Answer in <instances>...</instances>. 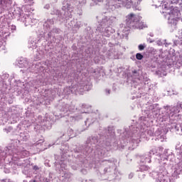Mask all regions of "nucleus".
Here are the masks:
<instances>
[{
  "instance_id": "e2e57ef3",
  "label": "nucleus",
  "mask_w": 182,
  "mask_h": 182,
  "mask_svg": "<svg viewBox=\"0 0 182 182\" xmlns=\"http://www.w3.org/2000/svg\"><path fill=\"white\" fill-rule=\"evenodd\" d=\"M118 35H120V33H118Z\"/></svg>"
},
{
  "instance_id": "4468645a",
  "label": "nucleus",
  "mask_w": 182,
  "mask_h": 182,
  "mask_svg": "<svg viewBox=\"0 0 182 182\" xmlns=\"http://www.w3.org/2000/svg\"><path fill=\"white\" fill-rule=\"evenodd\" d=\"M155 154H157V149L152 148L149 151L139 156L140 163H142V164H150L151 163V159Z\"/></svg>"
},
{
  "instance_id": "423d86ee",
  "label": "nucleus",
  "mask_w": 182,
  "mask_h": 182,
  "mask_svg": "<svg viewBox=\"0 0 182 182\" xmlns=\"http://www.w3.org/2000/svg\"><path fill=\"white\" fill-rule=\"evenodd\" d=\"M139 123L141 124V129L139 128L134 127V126L132 125L129 128L125 129V132L124 134H126V137L129 139L131 137L132 143H136L137 146V143L140 141V139L139 137H146L147 136H154V129H147L145 131L144 129H146V124L147 122H139Z\"/></svg>"
},
{
  "instance_id": "5701e85b",
  "label": "nucleus",
  "mask_w": 182,
  "mask_h": 182,
  "mask_svg": "<svg viewBox=\"0 0 182 182\" xmlns=\"http://www.w3.org/2000/svg\"><path fill=\"white\" fill-rule=\"evenodd\" d=\"M31 136L29 135V132L25 131L23 132L20 133V139L23 140V141H26V140H29Z\"/></svg>"
},
{
  "instance_id": "5fc2aeb1",
  "label": "nucleus",
  "mask_w": 182,
  "mask_h": 182,
  "mask_svg": "<svg viewBox=\"0 0 182 182\" xmlns=\"http://www.w3.org/2000/svg\"><path fill=\"white\" fill-rule=\"evenodd\" d=\"M44 182H50V181L48 178H44Z\"/></svg>"
},
{
  "instance_id": "2f4dec72",
  "label": "nucleus",
  "mask_w": 182,
  "mask_h": 182,
  "mask_svg": "<svg viewBox=\"0 0 182 182\" xmlns=\"http://www.w3.org/2000/svg\"><path fill=\"white\" fill-rule=\"evenodd\" d=\"M150 79L147 78V77H144V75H142V80H140L138 82V83H141V82H144V83L146 85V82H149Z\"/></svg>"
},
{
  "instance_id": "393cba45",
  "label": "nucleus",
  "mask_w": 182,
  "mask_h": 182,
  "mask_svg": "<svg viewBox=\"0 0 182 182\" xmlns=\"http://www.w3.org/2000/svg\"><path fill=\"white\" fill-rule=\"evenodd\" d=\"M28 48L33 50V49H36L38 48V45L36 44V40L32 39L28 42Z\"/></svg>"
},
{
  "instance_id": "09e8293b",
  "label": "nucleus",
  "mask_w": 182,
  "mask_h": 182,
  "mask_svg": "<svg viewBox=\"0 0 182 182\" xmlns=\"http://www.w3.org/2000/svg\"><path fill=\"white\" fill-rule=\"evenodd\" d=\"M33 170H35L36 171H37V170H39V167L38 166H34L33 167Z\"/></svg>"
},
{
  "instance_id": "f704fd0d",
  "label": "nucleus",
  "mask_w": 182,
  "mask_h": 182,
  "mask_svg": "<svg viewBox=\"0 0 182 182\" xmlns=\"http://www.w3.org/2000/svg\"><path fill=\"white\" fill-rule=\"evenodd\" d=\"M138 176H139V178H140V180H143V178L146 177V173H144V172L139 171Z\"/></svg>"
},
{
  "instance_id": "4d7b16f0",
  "label": "nucleus",
  "mask_w": 182,
  "mask_h": 182,
  "mask_svg": "<svg viewBox=\"0 0 182 182\" xmlns=\"http://www.w3.org/2000/svg\"><path fill=\"white\" fill-rule=\"evenodd\" d=\"M9 75H8V74H5V77L8 78V77H9Z\"/></svg>"
},
{
  "instance_id": "2eb2a0df",
  "label": "nucleus",
  "mask_w": 182,
  "mask_h": 182,
  "mask_svg": "<svg viewBox=\"0 0 182 182\" xmlns=\"http://www.w3.org/2000/svg\"><path fill=\"white\" fill-rule=\"evenodd\" d=\"M109 12L105 13V15L103 16L102 18V21L99 26H110L112 27L114 22L117 21V18L114 16H109Z\"/></svg>"
},
{
  "instance_id": "e433bc0d",
  "label": "nucleus",
  "mask_w": 182,
  "mask_h": 182,
  "mask_svg": "<svg viewBox=\"0 0 182 182\" xmlns=\"http://www.w3.org/2000/svg\"><path fill=\"white\" fill-rule=\"evenodd\" d=\"M136 58L137 60H141V59H143L144 56L142 55L141 53H137L136 54Z\"/></svg>"
},
{
  "instance_id": "dca6fc26",
  "label": "nucleus",
  "mask_w": 182,
  "mask_h": 182,
  "mask_svg": "<svg viewBox=\"0 0 182 182\" xmlns=\"http://www.w3.org/2000/svg\"><path fill=\"white\" fill-rule=\"evenodd\" d=\"M96 31L106 38H110L112 33H114V29L110 26H98Z\"/></svg>"
},
{
  "instance_id": "a19ab883",
  "label": "nucleus",
  "mask_w": 182,
  "mask_h": 182,
  "mask_svg": "<svg viewBox=\"0 0 182 182\" xmlns=\"http://www.w3.org/2000/svg\"><path fill=\"white\" fill-rule=\"evenodd\" d=\"M77 15H79L80 16H81V15L83 14V11L81 10V9H78L77 10Z\"/></svg>"
},
{
  "instance_id": "79ce46f5",
  "label": "nucleus",
  "mask_w": 182,
  "mask_h": 182,
  "mask_svg": "<svg viewBox=\"0 0 182 182\" xmlns=\"http://www.w3.org/2000/svg\"><path fill=\"white\" fill-rule=\"evenodd\" d=\"M133 177H134V173L131 172L129 175H128V178L129 180H132V178H133Z\"/></svg>"
},
{
  "instance_id": "9d476101",
  "label": "nucleus",
  "mask_w": 182,
  "mask_h": 182,
  "mask_svg": "<svg viewBox=\"0 0 182 182\" xmlns=\"http://www.w3.org/2000/svg\"><path fill=\"white\" fill-rule=\"evenodd\" d=\"M127 26L130 29H144V28H147L146 24L141 21V16L135 15L134 14H130L127 16Z\"/></svg>"
},
{
  "instance_id": "58836bf2",
  "label": "nucleus",
  "mask_w": 182,
  "mask_h": 182,
  "mask_svg": "<svg viewBox=\"0 0 182 182\" xmlns=\"http://www.w3.org/2000/svg\"><path fill=\"white\" fill-rule=\"evenodd\" d=\"M9 29L12 32V33H14V32L16 31V26H14V25L9 26Z\"/></svg>"
},
{
  "instance_id": "8fccbe9b",
  "label": "nucleus",
  "mask_w": 182,
  "mask_h": 182,
  "mask_svg": "<svg viewBox=\"0 0 182 182\" xmlns=\"http://www.w3.org/2000/svg\"><path fill=\"white\" fill-rule=\"evenodd\" d=\"M36 58L40 59L41 58V53H36Z\"/></svg>"
},
{
  "instance_id": "a211bd4d",
  "label": "nucleus",
  "mask_w": 182,
  "mask_h": 182,
  "mask_svg": "<svg viewBox=\"0 0 182 182\" xmlns=\"http://www.w3.org/2000/svg\"><path fill=\"white\" fill-rule=\"evenodd\" d=\"M60 112L66 114V115L69 114V113L73 112L75 110V105H69L68 104L63 103L62 105L59 107Z\"/></svg>"
},
{
  "instance_id": "a18cd8bd",
  "label": "nucleus",
  "mask_w": 182,
  "mask_h": 182,
  "mask_svg": "<svg viewBox=\"0 0 182 182\" xmlns=\"http://www.w3.org/2000/svg\"><path fill=\"white\" fill-rule=\"evenodd\" d=\"M50 8V4H47L44 6V9H49Z\"/></svg>"
},
{
  "instance_id": "c03bdc74",
  "label": "nucleus",
  "mask_w": 182,
  "mask_h": 182,
  "mask_svg": "<svg viewBox=\"0 0 182 182\" xmlns=\"http://www.w3.org/2000/svg\"><path fill=\"white\" fill-rule=\"evenodd\" d=\"M164 43L165 44V46H166V47L168 46L169 45H171V43L167 42V40H165Z\"/></svg>"
},
{
  "instance_id": "49530a36",
  "label": "nucleus",
  "mask_w": 182,
  "mask_h": 182,
  "mask_svg": "<svg viewBox=\"0 0 182 182\" xmlns=\"http://www.w3.org/2000/svg\"><path fill=\"white\" fill-rule=\"evenodd\" d=\"M147 42L149 43H153L154 42V41H153V39L149 38H147Z\"/></svg>"
},
{
  "instance_id": "0e129e2a",
  "label": "nucleus",
  "mask_w": 182,
  "mask_h": 182,
  "mask_svg": "<svg viewBox=\"0 0 182 182\" xmlns=\"http://www.w3.org/2000/svg\"><path fill=\"white\" fill-rule=\"evenodd\" d=\"M156 59H159V57H156Z\"/></svg>"
},
{
  "instance_id": "0eeeda50",
  "label": "nucleus",
  "mask_w": 182,
  "mask_h": 182,
  "mask_svg": "<svg viewBox=\"0 0 182 182\" xmlns=\"http://www.w3.org/2000/svg\"><path fill=\"white\" fill-rule=\"evenodd\" d=\"M24 12H31V6L25 5L21 8L14 7V10L12 11V14L14 18H18L17 21H19L24 24V26H33L36 23H38V20L31 17L29 15Z\"/></svg>"
},
{
  "instance_id": "6e6d98bb",
  "label": "nucleus",
  "mask_w": 182,
  "mask_h": 182,
  "mask_svg": "<svg viewBox=\"0 0 182 182\" xmlns=\"http://www.w3.org/2000/svg\"><path fill=\"white\" fill-rule=\"evenodd\" d=\"M159 151H161V150H163V147L160 146V147L159 148Z\"/></svg>"
},
{
  "instance_id": "f3484780",
  "label": "nucleus",
  "mask_w": 182,
  "mask_h": 182,
  "mask_svg": "<svg viewBox=\"0 0 182 182\" xmlns=\"http://www.w3.org/2000/svg\"><path fill=\"white\" fill-rule=\"evenodd\" d=\"M141 75L142 72L141 70H133L132 73L128 75V77H132V82H136V83H139L140 80H143V75Z\"/></svg>"
},
{
  "instance_id": "c85d7f7f",
  "label": "nucleus",
  "mask_w": 182,
  "mask_h": 182,
  "mask_svg": "<svg viewBox=\"0 0 182 182\" xmlns=\"http://www.w3.org/2000/svg\"><path fill=\"white\" fill-rule=\"evenodd\" d=\"M150 167L147 165H141L139 167V171L144 173V171H149Z\"/></svg>"
},
{
  "instance_id": "37998d69",
  "label": "nucleus",
  "mask_w": 182,
  "mask_h": 182,
  "mask_svg": "<svg viewBox=\"0 0 182 182\" xmlns=\"http://www.w3.org/2000/svg\"><path fill=\"white\" fill-rule=\"evenodd\" d=\"M105 95H106L107 96H109V95H110V90H109V89H105Z\"/></svg>"
},
{
  "instance_id": "72a5a7b5",
  "label": "nucleus",
  "mask_w": 182,
  "mask_h": 182,
  "mask_svg": "<svg viewBox=\"0 0 182 182\" xmlns=\"http://www.w3.org/2000/svg\"><path fill=\"white\" fill-rule=\"evenodd\" d=\"M85 114H87V112L86 111H84L81 113V114L78 117H75V120H79L80 119H82Z\"/></svg>"
},
{
  "instance_id": "ea45409f",
  "label": "nucleus",
  "mask_w": 182,
  "mask_h": 182,
  "mask_svg": "<svg viewBox=\"0 0 182 182\" xmlns=\"http://www.w3.org/2000/svg\"><path fill=\"white\" fill-rule=\"evenodd\" d=\"M25 4H28V6H31L33 4V0H23Z\"/></svg>"
},
{
  "instance_id": "052dcab7",
  "label": "nucleus",
  "mask_w": 182,
  "mask_h": 182,
  "mask_svg": "<svg viewBox=\"0 0 182 182\" xmlns=\"http://www.w3.org/2000/svg\"><path fill=\"white\" fill-rule=\"evenodd\" d=\"M150 36L153 37V33H150Z\"/></svg>"
},
{
  "instance_id": "bf43d9fd",
  "label": "nucleus",
  "mask_w": 182,
  "mask_h": 182,
  "mask_svg": "<svg viewBox=\"0 0 182 182\" xmlns=\"http://www.w3.org/2000/svg\"><path fill=\"white\" fill-rule=\"evenodd\" d=\"M30 182H36V180H33V181H31Z\"/></svg>"
},
{
  "instance_id": "bb28decb",
  "label": "nucleus",
  "mask_w": 182,
  "mask_h": 182,
  "mask_svg": "<svg viewBox=\"0 0 182 182\" xmlns=\"http://www.w3.org/2000/svg\"><path fill=\"white\" fill-rule=\"evenodd\" d=\"M63 136V137H67V139H68L69 137H73V129L69 128L67 132L64 133Z\"/></svg>"
},
{
  "instance_id": "3c124183",
  "label": "nucleus",
  "mask_w": 182,
  "mask_h": 182,
  "mask_svg": "<svg viewBox=\"0 0 182 182\" xmlns=\"http://www.w3.org/2000/svg\"><path fill=\"white\" fill-rule=\"evenodd\" d=\"M109 48H113V46H114V43H109Z\"/></svg>"
},
{
  "instance_id": "de8ad7c7",
  "label": "nucleus",
  "mask_w": 182,
  "mask_h": 182,
  "mask_svg": "<svg viewBox=\"0 0 182 182\" xmlns=\"http://www.w3.org/2000/svg\"><path fill=\"white\" fill-rule=\"evenodd\" d=\"M6 2V0H0V5H4Z\"/></svg>"
},
{
  "instance_id": "ddd939ff",
  "label": "nucleus",
  "mask_w": 182,
  "mask_h": 182,
  "mask_svg": "<svg viewBox=\"0 0 182 182\" xmlns=\"http://www.w3.org/2000/svg\"><path fill=\"white\" fill-rule=\"evenodd\" d=\"M141 4V0H138L136 3L133 4V0H121V2L119 0H117L115 1V9L114 10H112L109 8V6H107L108 11H111L112 12H114L116 9H119L120 8V5L122 6H126L127 9H129V8H132V5L133 6L134 9H136L137 11H140L141 9L139 6Z\"/></svg>"
},
{
  "instance_id": "b1692460",
  "label": "nucleus",
  "mask_w": 182,
  "mask_h": 182,
  "mask_svg": "<svg viewBox=\"0 0 182 182\" xmlns=\"http://www.w3.org/2000/svg\"><path fill=\"white\" fill-rule=\"evenodd\" d=\"M176 151H177L176 156H177L178 163H182V145L179 148L176 149Z\"/></svg>"
},
{
  "instance_id": "c756f323",
  "label": "nucleus",
  "mask_w": 182,
  "mask_h": 182,
  "mask_svg": "<svg viewBox=\"0 0 182 182\" xmlns=\"http://www.w3.org/2000/svg\"><path fill=\"white\" fill-rule=\"evenodd\" d=\"M17 166H21L22 167H26V160L21 159L18 162H16Z\"/></svg>"
},
{
  "instance_id": "4be33fe9",
  "label": "nucleus",
  "mask_w": 182,
  "mask_h": 182,
  "mask_svg": "<svg viewBox=\"0 0 182 182\" xmlns=\"http://www.w3.org/2000/svg\"><path fill=\"white\" fill-rule=\"evenodd\" d=\"M53 23H55V21H53V18L47 19V21H46L43 24V28L45 31H46L47 32H49Z\"/></svg>"
},
{
  "instance_id": "9b49d317",
  "label": "nucleus",
  "mask_w": 182,
  "mask_h": 182,
  "mask_svg": "<svg viewBox=\"0 0 182 182\" xmlns=\"http://www.w3.org/2000/svg\"><path fill=\"white\" fill-rule=\"evenodd\" d=\"M92 84L90 82L80 83L79 85H75L73 88L65 87L64 89V95H70V93H80L82 94L84 92H89L92 90Z\"/></svg>"
},
{
  "instance_id": "473e14b6",
  "label": "nucleus",
  "mask_w": 182,
  "mask_h": 182,
  "mask_svg": "<svg viewBox=\"0 0 182 182\" xmlns=\"http://www.w3.org/2000/svg\"><path fill=\"white\" fill-rule=\"evenodd\" d=\"M3 130H4V133L8 134V133H11V132H12L13 128H12V127H8L6 128H4Z\"/></svg>"
},
{
  "instance_id": "7ed1b4c3",
  "label": "nucleus",
  "mask_w": 182,
  "mask_h": 182,
  "mask_svg": "<svg viewBox=\"0 0 182 182\" xmlns=\"http://www.w3.org/2000/svg\"><path fill=\"white\" fill-rule=\"evenodd\" d=\"M156 156L161 166L149 173L150 177L157 180V182H175L180 178L182 163L177 162L171 150L165 149L163 154Z\"/></svg>"
},
{
  "instance_id": "39448f33",
  "label": "nucleus",
  "mask_w": 182,
  "mask_h": 182,
  "mask_svg": "<svg viewBox=\"0 0 182 182\" xmlns=\"http://www.w3.org/2000/svg\"><path fill=\"white\" fill-rule=\"evenodd\" d=\"M164 11L163 14L167 19L168 28L171 32L177 29V23L180 19V11H182V0H164ZM180 9V10H179Z\"/></svg>"
},
{
  "instance_id": "864d4df0",
  "label": "nucleus",
  "mask_w": 182,
  "mask_h": 182,
  "mask_svg": "<svg viewBox=\"0 0 182 182\" xmlns=\"http://www.w3.org/2000/svg\"><path fill=\"white\" fill-rule=\"evenodd\" d=\"M121 29L122 30L123 33H125V32H128V31H129V30H126V29L124 30L123 28H121Z\"/></svg>"
},
{
  "instance_id": "cd10ccee",
  "label": "nucleus",
  "mask_w": 182,
  "mask_h": 182,
  "mask_svg": "<svg viewBox=\"0 0 182 182\" xmlns=\"http://www.w3.org/2000/svg\"><path fill=\"white\" fill-rule=\"evenodd\" d=\"M156 75L160 77H163V76H167V72L163 70V68H160L156 71Z\"/></svg>"
},
{
  "instance_id": "20e7f679",
  "label": "nucleus",
  "mask_w": 182,
  "mask_h": 182,
  "mask_svg": "<svg viewBox=\"0 0 182 182\" xmlns=\"http://www.w3.org/2000/svg\"><path fill=\"white\" fill-rule=\"evenodd\" d=\"M105 0H92L95 4H97L99 3L103 2ZM116 1L117 0H106L107 6H109V9L113 11L116 9ZM119 2L122 4V0H118ZM77 5L79 4L82 6V5L86 4V0H67L63 2L62 11L60 12L58 9H53V11H51V15H56L58 16V21L60 22H65V21H69V19H72L73 17V6L72 5Z\"/></svg>"
},
{
  "instance_id": "7c9ffc66",
  "label": "nucleus",
  "mask_w": 182,
  "mask_h": 182,
  "mask_svg": "<svg viewBox=\"0 0 182 182\" xmlns=\"http://www.w3.org/2000/svg\"><path fill=\"white\" fill-rule=\"evenodd\" d=\"M44 142H45V139H39L34 144V146H36V147L39 149V147H41V146H42V144H43Z\"/></svg>"
},
{
  "instance_id": "c9c22d12",
  "label": "nucleus",
  "mask_w": 182,
  "mask_h": 182,
  "mask_svg": "<svg viewBox=\"0 0 182 182\" xmlns=\"http://www.w3.org/2000/svg\"><path fill=\"white\" fill-rule=\"evenodd\" d=\"M146 43H144V44H139L138 46V49L139 50H144V48H146Z\"/></svg>"
},
{
  "instance_id": "6e6552de",
  "label": "nucleus",
  "mask_w": 182,
  "mask_h": 182,
  "mask_svg": "<svg viewBox=\"0 0 182 182\" xmlns=\"http://www.w3.org/2000/svg\"><path fill=\"white\" fill-rule=\"evenodd\" d=\"M4 153L6 156H11V159L13 161H18L20 159L23 157H28L29 156V151L23 149H21L19 146L15 145V144H11L4 149Z\"/></svg>"
},
{
  "instance_id": "69168bd1",
  "label": "nucleus",
  "mask_w": 182,
  "mask_h": 182,
  "mask_svg": "<svg viewBox=\"0 0 182 182\" xmlns=\"http://www.w3.org/2000/svg\"><path fill=\"white\" fill-rule=\"evenodd\" d=\"M60 173H62V171H60Z\"/></svg>"
},
{
  "instance_id": "4c0bfd02",
  "label": "nucleus",
  "mask_w": 182,
  "mask_h": 182,
  "mask_svg": "<svg viewBox=\"0 0 182 182\" xmlns=\"http://www.w3.org/2000/svg\"><path fill=\"white\" fill-rule=\"evenodd\" d=\"M5 49H6V47H5L2 41H0V52H2V50H5Z\"/></svg>"
},
{
  "instance_id": "412c9836",
  "label": "nucleus",
  "mask_w": 182,
  "mask_h": 182,
  "mask_svg": "<svg viewBox=\"0 0 182 182\" xmlns=\"http://www.w3.org/2000/svg\"><path fill=\"white\" fill-rule=\"evenodd\" d=\"M60 33V29L54 28L50 31L48 32V41L49 39H51L53 38V42H55V35H59Z\"/></svg>"
},
{
  "instance_id": "1a4fd4ad",
  "label": "nucleus",
  "mask_w": 182,
  "mask_h": 182,
  "mask_svg": "<svg viewBox=\"0 0 182 182\" xmlns=\"http://www.w3.org/2000/svg\"><path fill=\"white\" fill-rule=\"evenodd\" d=\"M62 155H61V160L59 162V164L60 166L61 170H68V163H69L71 166V168L73 170H79L82 168V161H80V164H77V161L75 162H71L72 161H68L65 157H66V153L69 151V146L68 145L63 146L60 149Z\"/></svg>"
},
{
  "instance_id": "aec40b11",
  "label": "nucleus",
  "mask_w": 182,
  "mask_h": 182,
  "mask_svg": "<svg viewBox=\"0 0 182 182\" xmlns=\"http://www.w3.org/2000/svg\"><path fill=\"white\" fill-rule=\"evenodd\" d=\"M69 25L74 32H77L80 29V28H82V26H83V23H82V21H77L75 23V20H72Z\"/></svg>"
},
{
  "instance_id": "6ab92c4d",
  "label": "nucleus",
  "mask_w": 182,
  "mask_h": 182,
  "mask_svg": "<svg viewBox=\"0 0 182 182\" xmlns=\"http://www.w3.org/2000/svg\"><path fill=\"white\" fill-rule=\"evenodd\" d=\"M97 119H100L99 114L92 113L87 118V120L85 122V126H90L92 123H95Z\"/></svg>"
},
{
  "instance_id": "f257e3e1",
  "label": "nucleus",
  "mask_w": 182,
  "mask_h": 182,
  "mask_svg": "<svg viewBox=\"0 0 182 182\" xmlns=\"http://www.w3.org/2000/svg\"><path fill=\"white\" fill-rule=\"evenodd\" d=\"M114 137V129L109 127L105 129L104 132L100 134L99 136H90L87 139L85 146V149L80 148L74 149L75 157L77 159H83L85 156L93 157L102 166L107 165L109 168L104 169V174L113 172L114 166H116V161L114 159H103L109 156V146H110V139Z\"/></svg>"
},
{
  "instance_id": "680f3d73",
  "label": "nucleus",
  "mask_w": 182,
  "mask_h": 182,
  "mask_svg": "<svg viewBox=\"0 0 182 182\" xmlns=\"http://www.w3.org/2000/svg\"><path fill=\"white\" fill-rule=\"evenodd\" d=\"M158 56H159V58H160V54H159V55H158Z\"/></svg>"
},
{
  "instance_id": "f8f14e48",
  "label": "nucleus",
  "mask_w": 182,
  "mask_h": 182,
  "mask_svg": "<svg viewBox=\"0 0 182 182\" xmlns=\"http://www.w3.org/2000/svg\"><path fill=\"white\" fill-rule=\"evenodd\" d=\"M28 61L26 60H25L24 58H21L18 60V63H17V66H18V68H23V70H21V71L23 72H32L33 73H41V72H43V70H45V68H43V66H39L38 65H33L32 68H34V69L33 70L32 68H31L30 67L28 68Z\"/></svg>"
},
{
  "instance_id": "603ef678",
  "label": "nucleus",
  "mask_w": 182,
  "mask_h": 182,
  "mask_svg": "<svg viewBox=\"0 0 182 182\" xmlns=\"http://www.w3.org/2000/svg\"><path fill=\"white\" fill-rule=\"evenodd\" d=\"M81 107H82V109H85L86 105H85V104L81 105Z\"/></svg>"
},
{
  "instance_id": "f03ea898",
  "label": "nucleus",
  "mask_w": 182,
  "mask_h": 182,
  "mask_svg": "<svg viewBox=\"0 0 182 182\" xmlns=\"http://www.w3.org/2000/svg\"><path fill=\"white\" fill-rule=\"evenodd\" d=\"M164 112L160 114V107L159 104L146 105L145 108L142 109V114L144 117H141L139 122H143V124H146L148 119H156V122H168L167 127H161L155 132V136L157 140L159 141H164L167 136L166 134L170 130H175L176 134L182 135V125L177 124V122L181 119L182 115L180 114L181 111V105H176L175 106H166L164 107Z\"/></svg>"
},
{
  "instance_id": "a878e982",
  "label": "nucleus",
  "mask_w": 182,
  "mask_h": 182,
  "mask_svg": "<svg viewBox=\"0 0 182 182\" xmlns=\"http://www.w3.org/2000/svg\"><path fill=\"white\" fill-rule=\"evenodd\" d=\"M63 170H65V168H63V170H62V171L63 172V177H64V178H65V180H67V181H69L70 180V178L72 177V173L68 171H63Z\"/></svg>"
},
{
  "instance_id": "13d9d810",
  "label": "nucleus",
  "mask_w": 182,
  "mask_h": 182,
  "mask_svg": "<svg viewBox=\"0 0 182 182\" xmlns=\"http://www.w3.org/2000/svg\"><path fill=\"white\" fill-rule=\"evenodd\" d=\"M95 77H97V79H99V75L95 76Z\"/></svg>"
}]
</instances>
